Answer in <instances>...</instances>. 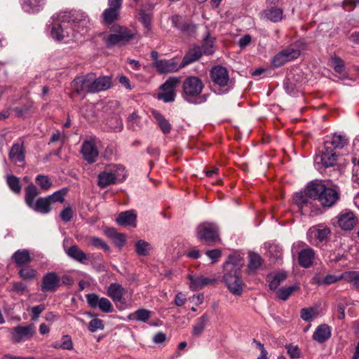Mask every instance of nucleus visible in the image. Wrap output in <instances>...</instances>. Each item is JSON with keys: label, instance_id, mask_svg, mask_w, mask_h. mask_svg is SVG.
Returning <instances> with one entry per match:
<instances>
[{"label": "nucleus", "instance_id": "nucleus-40", "mask_svg": "<svg viewBox=\"0 0 359 359\" xmlns=\"http://www.w3.org/2000/svg\"><path fill=\"white\" fill-rule=\"evenodd\" d=\"M151 249L150 243L144 240H139L135 244V252L139 256L148 255Z\"/></svg>", "mask_w": 359, "mask_h": 359}, {"label": "nucleus", "instance_id": "nucleus-47", "mask_svg": "<svg viewBox=\"0 0 359 359\" xmlns=\"http://www.w3.org/2000/svg\"><path fill=\"white\" fill-rule=\"evenodd\" d=\"M67 192L68 189L67 188H63L47 196V199L49 201L50 204L55 202L62 203L65 201V196Z\"/></svg>", "mask_w": 359, "mask_h": 359}, {"label": "nucleus", "instance_id": "nucleus-51", "mask_svg": "<svg viewBox=\"0 0 359 359\" xmlns=\"http://www.w3.org/2000/svg\"><path fill=\"white\" fill-rule=\"evenodd\" d=\"M36 182L40 186L41 189L45 191H48L53 185V182L50 179L44 175H38L36 177Z\"/></svg>", "mask_w": 359, "mask_h": 359}, {"label": "nucleus", "instance_id": "nucleus-27", "mask_svg": "<svg viewBox=\"0 0 359 359\" xmlns=\"http://www.w3.org/2000/svg\"><path fill=\"white\" fill-rule=\"evenodd\" d=\"M342 279L345 280V273L341 274L340 276L328 274L324 278H321L320 276L316 275L312 278L311 283L318 285H329L334 284Z\"/></svg>", "mask_w": 359, "mask_h": 359}, {"label": "nucleus", "instance_id": "nucleus-49", "mask_svg": "<svg viewBox=\"0 0 359 359\" xmlns=\"http://www.w3.org/2000/svg\"><path fill=\"white\" fill-rule=\"evenodd\" d=\"M215 39L210 38L209 36L204 39L202 46L200 47L202 49L204 55H212L215 52L214 48Z\"/></svg>", "mask_w": 359, "mask_h": 359}, {"label": "nucleus", "instance_id": "nucleus-42", "mask_svg": "<svg viewBox=\"0 0 359 359\" xmlns=\"http://www.w3.org/2000/svg\"><path fill=\"white\" fill-rule=\"evenodd\" d=\"M287 278V274L285 272H280L275 274L273 276H269V289L275 290L278 288L280 284L283 282Z\"/></svg>", "mask_w": 359, "mask_h": 359}, {"label": "nucleus", "instance_id": "nucleus-33", "mask_svg": "<svg viewBox=\"0 0 359 359\" xmlns=\"http://www.w3.org/2000/svg\"><path fill=\"white\" fill-rule=\"evenodd\" d=\"M208 322L209 316L207 313H204L202 316L196 320V323L193 326L192 334L194 337H200L204 331Z\"/></svg>", "mask_w": 359, "mask_h": 359}, {"label": "nucleus", "instance_id": "nucleus-17", "mask_svg": "<svg viewBox=\"0 0 359 359\" xmlns=\"http://www.w3.org/2000/svg\"><path fill=\"white\" fill-rule=\"evenodd\" d=\"M60 285V278L55 272L45 274L41 284V291L43 292H55Z\"/></svg>", "mask_w": 359, "mask_h": 359}, {"label": "nucleus", "instance_id": "nucleus-46", "mask_svg": "<svg viewBox=\"0 0 359 359\" xmlns=\"http://www.w3.org/2000/svg\"><path fill=\"white\" fill-rule=\"evenodd\" d=\"M318 315L315 308H303L300 311V316L302 320L306 322L312 321Z\"/></svg>", "mask_w": 359, "mask_h": 359}, {"label": "nucleus", "instance_id": "nucleus-50", "mask_svg": "<svg viewBox=\"0 0 359 359\" xmlns=\"http://www.w3.org/2000/svg\"><path fill=\"white\" fill-rule=\"evenodd\" d=\"M345 280L351 283L353 286L359 290V272L355 271L345 272Z\"/></svg>", "mask_w": 359, "mask_h": 359}, {"label": "nucleus", "instance_id": "nucleus-19", "mask_svg": "<svg viewBox=\"0 0 359 359\" xmlns=\"http://www.w3.org/2000/svg\"><path fill=\"white\" fill-rule=\"evenodd\" d=\"M161 74L175 72L183 68L181 64L179 65L174 58L170 60H161L157 62L154 67Z\"/></svg>", "mask_w": 359, "mask_h": 359}, {"label": "nucleus", "instance_id": "nucleus-6", "mask_svg": "<svg viewBox=\"0 0 359 359\" xmlns=\"http://www.w3.org/2000/svg\"><path fill=\"white\" fill-rule=\"evenodd\" d=\"M197 237L208 244L220 241L217 226L211 222H203L196 229Z\"/></svg>", "mask_w": 359, "mask_h": 359}, {"label": "nucleus", "instance_id": "nucleus-39", "mask_svg": "<svg viewBox=\"0 0 359 359\" xmlns=\"http://www.w3.org/2000/svg\"><path fill=\"white\" fill-rule=\"evenodd\" d=\"M43 4V0H22V7L27 12H37Z\"/></svg>", "mask_w": 359, "mask_h": 359}, {"label": "nucleus", "instance_id": "nucleus-7", "mask_svg": "<svg viewBox=\"0 0 359 359\" xmlns=\"http://www.w3.org/2000/svg\"><path fill=\"white\" fill-rule=\"evenodd\" d=\"M72 87L78 95L95 93L93 84V73L76 78L72 83Z\"/></svg>", "mask_w": 359, "mask_h": 359}, {"label": "nucleus", "instance_id": "nucleus-30", "mask_svg": "<svg viewBox=\"0 0 359 359\" xmlns=\"http://www.w3.org/2000/svg\"><path fill=\"white\" fill-rule=\"evenodd\" d=\"M125 292L124 288L118 283H111L108 287L107 294L114 302H119L122 300Z\"/></svg>", "mask_w": 359, "mask_h": 359}, {"label": "nucleus", "instance_id": "nucleus-48", "mask_svg": "<svg viewBox=\"0 0 359 359\" xmlns=\"http://www.w3.org/2000/svg\"><path fill=\"white\" fill-rule=\"evenodd\" d=\"M297 289H299V286L297 285L287 287H282L277 291L278 298L285 301Z\"/></svg>", "mask_w": 359, "mask_h": 359}, {"label": "nucleus", "instance_id": "nucleus-12", "mask_svg": "<svg viewBox=\"0 0 359 359\" xmlns=\"http://www.w3.org/2000/svg\"><path fill=\"white\" fill-rule=\"evenodd\" d=\"M35 332V327L33 324L27 326L18 325L11 329V339L13 343H20L31 339Z\"/></svg>", "mask_w": 359, "mask_h": 359}, {"label": "nucleus", "instance_id": "nucleus-28", "mask_svg": "<svg viewBox=\"0 0 359 359\" xmlns=\"http://www.w3.org/2000/svg\"><path fill=\"white\" fill-rule=\"evenodd\" d=\"M111 78L107 76L96 77L93 73V84L95 92L98 93L109 89L111 86Z\"/></svg>", "mask_w": 359, "mask_h": 359}, {"label": "nucleus", "instance_id": "nucleus-37", "mask_svg": "<svg viewBox=\"0 0 359 359\" xmlns=\"http://www.w3.org/2000/svg\"><path fill=\"white\" fill-rule=\"evenodd\" d=\"M249 264L248 271L249 272H254L257 271L262 264V259L261 256L255 252H250L249 253Z\"/></svg>", "mask_w": 359, "mask_h": 359}, {"label": "nucleus", "instance_id": "nucleus-21", "mask_svg": "<svg viewBox=\"0 0 359 359\" xmlns=\"http://www.w3.org/2000/svg\"><path fill=\"white\" fill-rule=\"evenodd\" d=\"M187 278L190 281L189 288L193 291L202 289L205 286L212 284L215 282V278H209L203 276H195L189 274L188 275Z\"/></svg>", "mask_w": 359, "mask_h": 359}, {"label": "nucleus", "instance_id": "nucleus-34", "mask_svg": "<svg viewBox=\"0 0 359 359\" xmlns=\"http://www.w3.org/2000/svg\"><path fill=\"white\" fill-rule=\"evenodd\" d=\"M66 253L69 257L81 263L88 259L87 255L76 245H72Z\"/></svg>", "mask_w": 359, "mask_h": 359}, {"label": "nucleus", "instance_id": "nucleus-22", "mask_svg": "<svg viewBox=\"0 0 359 359\" xmlns=\"http://www.w3.org/2000/svg\"><path fill=\"white\" fill-rule=\"evenodd\" d=\"M8 158L14 163L24 162L25 154L23 143H14L9 151Z\"/></svg>", "mask_w": 359, "mask_h": 359}, {"label": "nucleus", "instance_id": "nucleus-25", "mask_svg": "<svg viewBox=\"0 0 359 359\" xmlns=\"http://www.w3.org/2000/svg\"><path fill=\"white\" fill-rule=\"evenodd\" d=\"M331 337L330 327L326 324L318 326L313 334L312 338L318 343L326 341Z\"/></svg>", "mask_w": 359, "mask_h": 359}, {"label": "nucleus", "instance_id": "nucleus-16", "mask_svg": "<svg viewBox=\"0 0 359 359\" xmlns=\"http://www.w3.org/2000/svg\"><path fill=\"white\" fill-rule=\"evenodd\" d=\"M80 151L82 154L83 158L88 163H93L95 162L99 155L95 142L93 139L83 141Z\"/></svg>", "mask_w": 359, "mask_h": 359}, {"label": "nucleus", "instance_id": "nucleus-53", "mask_svg": "<svg viewBox=\"0 0 359 359\" xmlns=\"http://www.w3.org/2000/svg\"><path fill=\"white\" fill-rule=\"evenodd\" d=\"M285 348L291 359H297L301 357V350L297 345L286 344Z\"/></svg>", "mask_w": 359, "mask_h": 359}, {"label": "nucleus", "instance_id": "nucleus-4", "mask_svg": "<svg viewBox=\"0 0 359 359\" xmlns=\"http://www.w3.org/2000/svg\"><path fill=\"white\" fill-rule=\"evenodd\" d=\"M204 88L203 81L198 76L187 77L182 83V96L183 99L194 104H200L206 102L208 95H201Z\"/></svg>", "mask_w": 359, "mask_h": 359}, {"label": "nucleus", "instance_id": "nucleus-44", "mask_svg": "<svg viewBox=\"0 0 359 359\" xmlns=\"http://www.w3.org/2000/svg\"><path fill=\"white\" fill-rule=\"evenodd\" d=\"M6 182L9 188L15 193L20 194L21 191V184L18 177L13 175H8L6 176Z\"/></svg>", "mask_w": 359, "mask_h": 359}, {"label": "nucleus", "instance_id": "nucleus-35", "mask_svg": "<svg viewBox=\"0 0 359 359\" xmlns=\"http://www.w3.org/2000/svg\"><path fill=\"white\" fill-rule=\"evenodd\" d=\"M154 118L156 120L158 125L164 134H168L171 130V125L169 121L158 111H152Z\"/></svg>", "mask_w": 359, "mask_h": 359}, {"label": "nucleus", "instance_id": "nucleus-1", "mask_svg": "<svg viewBox=\"0 0 359 359\" xmlns=\"http://www.w3.org/2000/svg\"><path fill=\"white\" fill-rule=\"evenodd\" d=\"M50 35L55 41L75 37V33L83 34L90 24L88 17L81 11H63L53 17Z\"/></svg>", "mask_w": 359, "mask_h": 359}, {"label": "nucleus", "instance_id": "nucleus-29", "mask_svg": "<svg viewBox=\"0 0 359 359\" xmlns=\"http://www.w3.org/2000/svg\"><path fill=\"white\" fill-rule=\"evenodd\" d=\"M204 53L200 46L194 47L189 50V51L184 56L181 62V67H186L187 65L198 60Z\"/></svg>", "mask_w": 359, "mask_h": 359}, {"label": "nucleus", "instance_id": "nucleus-13", "mask_svg": "<svg viewBox=\"0 0 359 359\" xmlns=\"http://www.w3.org/2000/svg\"><path fill=\"white\" fill-rule=\"evenodd\" d=\"M133 37V33L126 27H121L116 34H109L106 39L105 43L108 48L116 45L125 44Z\"/></svg>", "mask_w": 359, "mask_h": 359}, {"label": "nucleus", "instance_id": "nucleus-63", "mask_svg": "<svg viewBox=\"0 0 359 359\" xmlns=\"http://www.w3.org/2000/svg\"><path fill=\"white\" fill-rule=\"evenodd\" d=\"M252 41V37L250 34H245L239 39L238 45L241 48L248 46Z\"/></svg>", "mask_w": 359, "mask_h": 359}, {"label": "nucleus", "instance_id": "nucleus-59", "mask_svg": "<svg viewBox=\"0 0 359 359\" xmlns=\"http://www.w3.org/2000/svg\"><path fill=\"white\" fill-rule=\"evenodd\" d=\"M73 216V211L70 207L65 208L60 212V217L62 220L65 222H69Z\"/></svg>", "mask_w": 359, "mask_h": 359}, {"label": "nucleus", "instance_id": "nucleus-32", "mask_svg": "<svg viewBox=\"0 0 359 359\" xmlns=\"http://www.w3.org/2000/svg\"><path fill=\"white\" fill-rule=\"evenodd\" d=\"M50 205V203L49 201L47 199V197H45L38 198L36 202H34L29 207L36 212L47 214L51 210Z\"/></svg>", "mask_w": 359, "mask_h": 359}, {"label": "nucleus", "instance_id": "nucleus-62", "mask_svg": "<svg viewBox=\"0 0 359 359\" xmlns=\"http://www.w3.org/2000/svg\"><path fill=\"white\" fill-rule=\"evenodd\" d=\"M12 290L22 294L27 290V286L22 282H15L13 283Z\"/></svg>", "mask_w": 359, "mask_h": 359}, {"label": "nucleus", "instance_id": "nucleus-18", "mask_svg": "<svg viewBox=\"0 0 359 359\" xmlns=\"http://www.w3.org/2000/svg\"><path fill=\"white\" fill-rule=\"evenodd\" d=\"M348 143L346 135L334 133L331 137H327L324 144L334 151L344 148Z\"/></svg>", "mask_w": 359, "mask_h": 359}, {"label": "nucleus", "instance_id": "nucleus-31", "mask_svg": "<svg viewBox=\"0 0 359 359\" xmlns=\"http://www.w3.org/2000/svg\"><path fill=\"white\" fill-rule=\"evenodd\" d=\"M12 259L18 266H22L29 264L32 261L28 250H18L14 252Z\"/></svg>", "mask_w": 359, "mask_h": 359}, {"label": "nucleus", "instance_id": "nucleus-15", "mask_svg": "<svg viewBox=\"0 0 359 359\" xmlns=\"http://www.w3.org/2000/svg\"><path fill=\"white\" fill-rule=\"evenodd\" d=\"M86 301L91 308L98 307L102 312L111 313L113 311L112 304L108 299L100 297L95 293L88 294Z\"/></svg>", "mask_w": 359, "mask_h": 359}, {"label": "nucleus", "instance_id": "nucleus-2", "mask_svg": "<svg viewBox=\"0 0 359 359\" xmlns=\"http://www.w3.org/2000/svg\"><path fill=\"white\" fill-rule=\"evenodd\" d=\"M341 190L339 186H327L318 181L309 183L305 189V195L297 193L293 200L299 208L303 211L311 204L310 199L318 200L323 207L331 208L340 199Z\"/></svg>", "mask_w": 359, "mask_h": 359}, {"label": "nucleus", "instance_id": "nucleus-45", "mask_svg": "<svg viewBox=\"0 0 359 359\" xmlns=\"http://www.w3.org/2000/svg\"><path fill=\"white\" fill-rule=\"evenodd\" d=\"M18 274L21 278L25 280L34 279L36 277V271L29 266L22 268Z\"/></svg>", "mask_w": 359, "mask_h": 359}, {"label": "nucleus", "instance_id": "nucleus-3", "mask_svg": "<svg viewBox=\"0 0 359 359\" xmlns=\"http://www.w3.org/2000/svg\"><path fill=\"white\" fill-rule=\"evenodd\" d=\"M243 266L238 255H231L223 264V282L234 295L240 296L243 291L241 269Z\"/></svg>", "mask_w": 359, "mask_h": 359}, {"label": "nucleus", "instance_id": "nucleus-57", "mask_svg": "<svg viewBox=\"0 0 359 359\" xmlns=\"http://www.w3.org/2000/svg\"><path fill=\"white\" fill-rule=\"evenodd\" d=\"M140 19L144 27L148 30L151 29V16L150 14L145 13L144 11L140 12Z\"/></svg>", "mask_w": 359, "mask_h": 359}, {"label": "nucleus", "instance_id": "nucleus-14", "mask_svg": "<svg viewBox=\"0 0 359 359\" xmlns=\"http://www.w3.org/2000/svg\"><path fill=\"white\" fill-rule=\"evenodd\" d=\"M337 158V152L324 144L321 154L316 156L315 163L316 165L321 164L325 168L332 167L336 164Z\"/></svg>", "mask_w": 359, "mask_h": 359}, {"label": "nucleus", "instance_id": "nucleus-60", "mask_svg": "<svg viewBox=\"0 0 359 359\" xmlns=\"http://www.w3.org/2000/svg\"><path fill=\"white\" fill-rule=\"evenodd\" d=\"M31 310L32 313V320H36L39 315L45 310V306L43 304L37 305L33 306Z\"/></svg>", "mask_w": 359, "mask_h": 359}, {"label": "nucleus", "instance_id": "nucleus-5", "mask_svg": "<svg viewBox=\"0 0 359 359\" xmlns=\"http://www.w3.org/2000/svg\"><path fill=\"white\" fill-rule=\"evenodd\" d=\"M210 78L212 88L217 94L226 93L233 86L234 82L230 79L229 71L221 65H216L211 68Z\"/></svg>", "mask_w": 359, "mask_h": 359}, {"label": "nucleus", "instance_id": "nucleus-56", "mask_svg": "<svg viewBox=\"0 0 359 359\" xmlns=\"http://www.w3.org/2000/svg\"><path fill=\"white\" fill-rule=\"evenodd\" d=\"M61 349L72 350L73 343L69 335H63L61 338Z\"/></svg>", "mask_w": 359, "mask_h": 359}, {"label": "nucleus", "instance_id": "nucleus-61", "mask_svg": "<svg viewBox=\"0 0 359 359\" xmlns=\"http://www.w3.org/2000/svg\"><path fill=\"white\" fill-rule=\"evenodd\" d=\"M31 108L32 105L30 104L29 106H25L23 107H15L14 109V111L19 116H24L29 115L32 112Z\"/></svg>", "mask_w": 359, "mask_h": 359}, {"label": "nucleus", "instance_id": "nucleus-23", "mask_svg": "<svg viewBox=\"0 0 359 359\" xmlns=\"http://www.w3.org/2000/svg\"><path fill=\"white\" fill-rule=\"evenodd\" d=\"M315 258V252L311 248L302 250L298 253V261L300 266L304 268L310 267Z\"/></svg>", "mask_w": 359, "mask_h": 359}, {"label": "nucleus", "instance_id": "nucleus-54", "mask_svg": "<svg viewBox=\"0 0 359 359\" xmlns=\"http://www.w3.org/2000/svg\"><path fill=\"white\" fill-rule=\"evenodd\" d=\"M104 328V323L99 318H93L89 322L88 325V329L90 332H95L98 330H102Z\"/></svg>", "mask_w": 359, "mask_h": 359}, {"label": "nucleus", "instance_id": "nucleus-52", "mask_svg": "<svg viewBox=\"0 0 359 359\" xmlns=\"http://www.w3.org/2000/svg\"><path fill=\"white\" fill-rule=\"evenodd\" d=\"M330 66L334 69V71L337 73L343 72L344 69V65L343 60L337 56H333L330 58Z\"/></svg>", "mask_w": 359, "mask_h": 359}, {"label": "nucleus", "instance_id": "nucleus-26", "mask_svg": "<svg viewBox=\"0 0 359 359\" xmlns=\"http://www.w3.org/2000/svg\"><path fill=\"white\" fill-rule=\"evenodd\" d=\"M262 18L273 22H277L283 18V10L276 6H267L261 13Z\"/></svg>", "mask_w": 359, "mask_h": 359}, {"label": "nucleus", "instance_id": "nucleus-58", "mask_svg": "<svg viewBox=\"0 0 359 359\" xmlns=\"http://www.w3.org/2000/svg\"><path fill=\"white\" fill-rule=\"evenodd\" d=\"M205 255L212 260V263L217 262L222 256V252L219 249L207 250Z\"/></svg>", "mask_w": 359, "mask_h": 359}, {"label": "nucleus", "instance_id": "nucleus-38", "mask_svg": "<svg viewBox=\"0 0 359 359\" xmlns=\"http://www.w3.org/2000/svg\"><path fill=\"white\" fill-rule=\"evenodd\" d=\"M102 18L106 24L111 25L118 20L119 17V10L108 8L102 13Z\"/></svg>", "mask_w": 359, "mask_h": 359}, {"label": "nucleus", "instance_id": "nucleus-43", "mask_svg": "<svg viewBox=\"0 0 359 359\" xmlns=\"http://www.w3.org/2000/svg\"><path fill=\"white\" fill-rule=\"evenodd\" d=\"M180 17L178 15L172 16V22L175 27H177L178 29H181L182 31L184 32H187L189 34H192L196 32V26L189 24V23H184V24H179L178 22L180 20Z\"/></svg>", "mask_w": 359, "mask_h": 359}, {"label": "nucleus", "instance_id": "nucleus-8", "mask_svg": "<svg viewBox=\"0 0 359 359\" xmlns=\"http://www.w3.org/2000/svg\"><path fill=\"white\" fill-rule=\"evenodd\" d=\"M330 229L325 224H319L311 227L307 236L309 242L313 245H318L325 241L330 235Z\"/></svg>", "mask_w": 359, "mask_h": 359}, {"label": "nucleus", "instance_id": "nucleus-24", "mask_svg": "<svg viewBox=\"0 0 359 359\" xmlns=\"http://www.w3.org/2000/svg\"><path fill=\"white\" fill-rule=\"evenodd\" d=\"M116 222L121 226H136L137 215L134 210L121 212L116 219Z\"/></svg>", "mask_w": 359, "mask_h": 359}, {"label": "nucleus", "instance_id": "nucleus-36", "mask_svg": "<svg viewBox=\"0 0 359 359\" xmlns=\"http://www.w3.org/2000/svg\"><path fill=\"white\" fill-rule=\"evenodd\" d=\"M151 311L144 309H138L136 311L129 314V320H135L140 322H147L151 318Z\"/></svg>", "mask_w": 359, "mask_h": 359}, {"label": "nucleus", "instance_id": "nucleus-41", "mask_svg": "<svg viewBox=\"0 0 359 359\" xmlns=\"http://www.w3.org/2000/svg\"><path fill=\"white\" fill-rule=\"evenodd\" d=\"M39 194L37 187L33 184H29L25 189V202L28 206L34 202V198Z\"/></svg>", "mask_w": 359, "mask_h": 359}, {"label": "nucleus", "instance_id": "nucleus-20", "mask_svg": "<svg viewBox=\"0 0 359 359\" xmlns=\"http://www.w3.org/2000/svg\"><path fill=\"white\" fill-rule=\"evenodd\" d=\"M358 219L352 212H342L338 216L339 226L344 230H351L357 224Z\"/></svg>", "mask_w": 359, "mask_h": 359}, {"label": "nucleus", "instance_id": "nucleus-11", "mask_svg": "<svg viewBox=\"0 0 359 359\" xmlns=\"http://www.w3.org/2000/svg\"><path fill=\"white\" fill-rule=\"evenodd\" d=\"M300 55V50L293 47H288L278 53L271 60L273 67H280L286 62L297 59Z\"/></svg>", "mask_w": 359, "mask_h": 359}, {"label": "nucleus", "instance_id": "nucleus-10", "mask_svg": "<svg viewBox=\"0 0 359 359\" xmlns=\"http://www.w3.org/2000/svg\"><path fill=\"white\" fill-rule=\"evenodd\" d=\"M179 77H170L161 86L162 93L158 94V98L165 102H170L175 100L176 93L175 88L180 84Z\"/></svg>", "mask_w": 359, "mask_h": 359}, {"label": "nucleus", "instance_id": "nucleus-9", "mask_svg": "<svg viewBox=\"0 0 359 359\" xmlns=\"http://www.w3.org/2000/svg\"><path fill=\"white\" fill-rule=\"evenodd\" d=\"M124 170L121 165H109L101 172L97 176V185L100 188H104L110 184H114L118 177V170Z\"/></svg>", "mask_w": 359, "mask_h": 359}, {"label": "nucleus", "instance_id": "nucleus-64", "mask_svg": "<svg viewBox=\"0 0 359 359\" xmlns=\"http://www.w3.org/2000/svg\"><path fill=\"white\" fill-rule=\"evenodd\" d=\"M186 302H187L186 297H185V295L184 294H182V292H178L175 295V304L177 306H183L186 303Z\"/></svg>", "mask_w": 359, "mask_h": 359}, {"label": "nucleus", "instance_id": "nucleus-55", "mask_svg": "<svg viewBox=\"0 0 359 359\" xmlns=\"http://www.w3.org/2000/svg\"><path fill=\"white\" fill-rule=\"evenodd\" d=\"M90 243L97 248L102 249L103 250L106 252H109L110 250V248L109 245L101 238L98 237H92L90 239Z\"/></svg>", "mask_w": 359, "mask_h": 359}]
</instances>
